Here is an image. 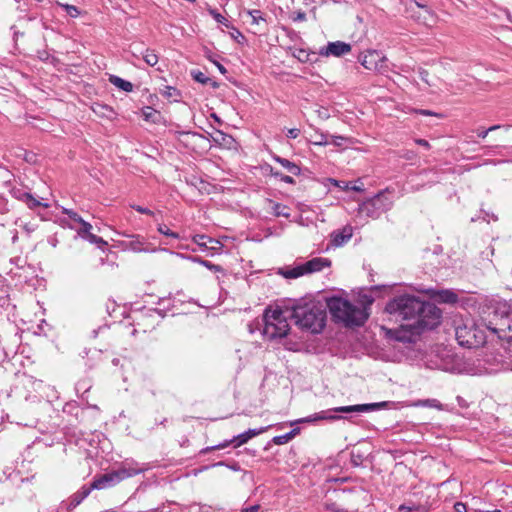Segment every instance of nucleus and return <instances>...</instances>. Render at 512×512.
<instances>
[{
    "instance_id": "f257e3e1",
    "label": "nucleus",
    "mask_w": 512,
    "mask_h": 512,
    "mask_svg": "<svg viewBox=\"0 0 512 512\" xmlns=\"http://www.w3.org/2000/svg\"><path fill=\"white\" fill-rule=\"evenodd\" d=\"M385 311L402 320H413L409 327L417 333L432 330L440 324L441 310L434 304L421 301L409 294L399 295L390 300Z\"/></svg>"
},
{
    "instance_id": "f03ea898",
    "label": "nucleus",
    "mask_w": 512,
    "mask_h": 512,
    "mask_svg": "<svg viewBox=\"0 0 512 512\" xmlns=\"http://www.w3.org/2000/svg\"><path fill=\"white\" fill-rule=\"evenodd\" d=\"M372 302V298H367L358 306L345 298L333 296L327 299V307L335 322L342 323L346 327H359L369 318Z\"/></svg>"
},
{
    "instance_id": "7ed1b4c3",
    "label": "nucleus",
    "mask_w": 512,
    "mask_h": 512,
    "mask_svg": "<svg viewBox=\"0 0 512 512\" xmlns=\"http://www.w3.org/2000/svg\"><path fill=\"white\" fill-rule=\"evenodd\" d=\"M291 317L302 330L318 334L322 332L326 325L327 315L321 305L305 303L304 305L295 306Z\"/></svg>"
},
{
    "instance_id": "20e7f679",
    "label": "nucleus",
    "mask_w": 512,
    "mask_h": 512,
    "mask_svg": "<svg viewBox=\"0 0 512 512\" xmlns=\"http://www.w3.org/2000/svg\"><path fill=\"white\" fill-rule=\"evenodd\" d=\"M145 470H147V467H140L139 464L133 460H125L117 469L95 478L90 485L93 490L110 488L127 478L144 472Z\"/></svg>"
},
{
    "instance_id": "39448f33",
    "label": "nucleus",
    "mask_w": 512,
    "mask_h": 512,
    "mask_svg": "<svg viewBox=\"0 0 512 512\" xmlns=\"http://www.w3.org/2000/svg\"><path fill=\"white\" fill-rule=\"evenodd\" d=\"M264 327L262 334L269 340L281 339L287 336L289 324L280 308H266L263 314Z\"/></svg>"
},
{
    "instance_id": "423d86ee",
    "label": "nucleus",
    "mask_w": 512,
    "mask_h": 512,
    "mask_svg": "<svg viewBox=\"0 0 512 512\" xmlns=\"http://www.w3.org/2000/svg\"><path fill=\"white\" fill-rule=\"evenodd\" d=\"M386 402H378V403H367V404H356L350 406H339L329 410H323L319 413H315L305 418H301L295 423H312L319 420H337L340 419L339 416L333 415V413H365L371 412L375 410H379L384 407Z\"/></svg>"
},
{
    "instance_id": "0eeeda50",
    "label": "nucleus",
    "mask_w": 512,
    "mask_h": 512,
    "mask_svg": "<svg viewBox=\"0 0 512 512\" xmlns=\"http://www.w3.org/2000/svg\"><path fill=\"white\" fill-rule=\"evenodd\" d=\"M393 200L387 191H381L374 197L367 199L359 206L362 215L372 219L379 218L383 213L391 209Z\"/></svg>"
},
{
    "instance_id": "6e6552de",
    "label": "nucleus",
    "mask_w": 512,
    "mask_h": 512,
    "mask_svg": "<svg viewBox=\"0 0 512 512\" xmlns=\"http://www.w3.org/2000/svg\"><path fill=\"white\" fill-rule=\"evenodd\" d=\"M455 337L459 345L467 348L478 347L484 342L482 332L470 321L455 325Z\"/></svg>"
},
{
    "instance_id": "1a4fd4ad",
    "label": "nucleus",
    "mask_w": 512,
    "mask_h": 512,
    "mask_svg": "<svg viewBox=\"0 0 512 512\" xmlns=\"http://www.w3.org/2000/svg\"><path fill=\"white\" fill-rule=\"evenodd\" d=\"M330 266L331 261L328 258L315 257L291 269L286 270L283 274L286 278L294 279L303 275L320 272Z\"/></svg>"
},
{
    "instance_id": "9d476101",
    "label": "nucleus",
    "mask_w": 512,
    "mask_h": 512,
    "mask_svg": "<svg viewBox=\"0 0 512 512\" xmlns=\"http://www.w3.org/2000/svg\"><path fill=\"white\" fill-rule=\"evenodd\" d=\"M359 61L364 68L370 71L385 72L388 70L386 56L377 50H369L360 55Z\"/></svg>"
},
{
    "instance_id": "9b49d317",
    "label": "nucleus",
    "mask_w": 512,
    "mask_h": 512,
    "mask_svg": "<svg viewBox=\"0 0 512 512\" xmlns=\"http://www.w3.org/2000/svg\"><path fill=\"white\" fill-rule=\"evenodd\" d=\"M352 47L349 43L342 41L329 42L325 47H322L319 51V54L322 56H330L333 55L335 57H340L345 55L351 51Z\"/></svg>"
},
{
    "instance_id": "f8f14e48",
    "label": "nucleus",
    "mask_w": 512,
    "mask_h": 512,
    "mask_svg": "<svg viewBox=\"0 0 512 512\" xmlns=\"http://www.w3.org/2000/svg\"><path fill=\"white\" fill-rule=\"evenodd\" d=\"M8 176H9L8 171H0V178L3 179V183L9 189V193L11 194V196L14 197L15 199L23 202L29 192L22 186H19V187L12 186L11 187L10 180L7 179Z\"/></svg>"
},
{
    "instance_id": "ddd939ff",
    "label": "nucleus",
    "mask_w": 512,
    "mask_h": 512,
    "mask_svg": "<svg viewBox=\"0 0 512 512\" xmlns=\"http://www.w3.org/2000/svg\"><path fill=\"white\" fill-rule=\"evenodd\" d=\"M353 235V229L351 226H345L341 230L332 232L331 243L333 246L339 247L347 243Z\"/></svg>"
},
{
    "instance_id": "4468645a",
    "label": "nucleus",
    "mask_w": 512,
    "mask_h": 512,
    "mask_svg": "<svg viewBox=\"0 0 512 512\" xmlns=\"http://www.w3.org/2000/svg\"><path fill=\"white\" fill-rule=\"evenodd\" d=\"M133 50H132V55L135 57V58H140L142 57V59L149 65V66H155L157 63H158V55L155 53L154 50L152 49H145V50H139V49H136V47H133Z\"/></svg>"
},
{
    "instance_id": "2eb2a0df",
    "label": "nucleus",
    "mask_w": 512,
    "mask_h": 512,
    "mask_svg": "<svg viewBox=\"0 0 512 512\" xmlns=\"http://www.w3.org/2000/svg\"><path fill=\"white\" fill-rule=\"evenodd\" d=\"M267 430V427H261L259 429H249L232 439L235 440L234 447H239L245 443H247L251 438L265 432Z\"/></svg>"
},
{
    "instance_id": "dca6fc26",
    "label": "nucleus",
    "mask_w": 512,
    "mask_h": 512,
    "mask_svg": "<svg viewBox=\"0 0 512 512\" xmlns=\"http://www.w3.org/2000/svg\"><path fill=\"white\" fill-rule=\"evenodd\" d=\"M93 490L92 486L89 485V486H82L77 492H75L71 497H70V503H69V508L70 509H73L75 507H77L80 503H82V501L88 497V495L91 493V491Z\"/></svg>"
},
{
    "instance_id": "f3484780",
    "label": "nucleus",
    "mask_w": 512,
    "mask_h": 512,
    "mask_svg": "<svg viewBox=\"0 0 512 512\" xmlns=\"http://www.w3.org/2000/svg\"><path fill=\"white\" fill-rule=\"evenodd\" d=\"M130 238L129 241L123 242V245L126 249L132 250L134 252L144 251L145 240L140 235H128Z\"/></svg>"
},
{
    "instance_id": "a211bd4d",
    "label": "nucleus",
    "mask_w": 512,
    "mask_h": 512,
    "mask_svg": "<svg viewBox=\"0 0 512 512\" xmlns=\"http://www.w3.org/2000/svg\"><path fill=\"white\" fill-rule=\"evenodd\" d=\"M273 160L279 163L283 168H285L289 173L299 176L301 174V168L294 162L280 157L278 155H273Z\"/></svg>"
},
{
    "instance_id": "6ab92c4d",
    "label": "nucleus",
    "mask_w": 512,
    "mask_h": 512,
    "mask_svg": "<svg viewBox=\"0 0 512 512\" xmlns=\"http://www.w3.org/2000/svg\"><path fill=\"white\" fill-rule=\"evenodd\" d=\"M109 82L125 92H131L133 90V84L119 76L110 75Z\"/></svg>"
},
{
    "instance_id": "aec40b11",
    "label": "nucleus",
    "mask_w": 512,
    "mask_h": 512,
    "mask_svg": "<svg viewBox=\"0 0 512 512\" xmlns=\"http://www.w3.org/2000/svg\"><path fill=\"white\" fill-rule=\"evenodd\" d=\"M436 298L439 302L453 304L458 300V296L451 290H440L436 294Z\"/></svg>"
},
{
    "instance_id": "412c9836",
    "label": "nucleus",
    "mask_w": 512,
    "mask_h": 512,
    "mask_svg": "<svg viewBox=\"0 0 512 512\" xmlns=\"http://www.w3.org/2000/svg\"><path fill=\"white\" fill-rule=\"evenodd\" d=\"M159 306H162L163 308H155L154 311L158 313L161 317H164L166 314V311H170L173 307L172 300L170 297L168 298H160L157 302Z\"/></svg>"
},
{
    "instance_id": "4be33fe9",
    "label": "nucleus",
    "mask_w": 512,
    "mask_h": 512,
    "mask_svg": "<svg viewBox=\"0 0 512 512\" xmlns=\"http://www.w3.org/2000/svg\"><path fill=\"white\" fill-rule=\"evenodd\" d=\"M272 210L275 216L290 217L289 208L281 203H273Z\"/></svg>"
},
{
    "instance_id": "5701e85b",
    "label": "nucleus",
    "mask_w": 512,
    "mask_h": 512,
    "mask_svg": "<svg viewBox=\"0 0 512 512\" xmlns=\"http://www.w3.org/2000/svg\"><path fill=\"white\" fill-rule=\"evenodd\" d=\"M270 174L272 177L277 178L284 183L295 184V180L293 177H291L289 175H285V174L281 173L280 171L275 170L274 168L270 169Z\"/></svg>"
},
{
    "instance_id": "b1692460",
    "label": "nucleus",
    "mask_w": 512,
    "mask_h": 512,
    "mask_svg": "<svg viewBox=\"0 0 512 512\" xmlns=\"http://www.w3.org/2000/svg\"><path fill=\"white\" fill-rule=\"evenodd\" d=\"M234 442H235V440H233V439L225 440L224 442H222L220 444H217V445H214V446H208V447L203 448L200 451V453L201 454H207V453H209L210 451H213V450L224 449V448L228 447L231 444L234 445Z\"/></svg>"
},
{
    "instance_id": "393cba45",
    "label": "nucleus",
    "mask_w": 512,
    "mask_h": 512,
    "mask_svg": "<svg viewBox=\"0 0 512 512\" xmlns=\"http://www.w3.org/2000/svg\"><path fill=\"white\" fill-rule=\"evenodd\" d=\"M79 224L81 225V227L77 231L78 235L81 238L87 240L88 239V235H92L93 234V233H91L92 225L90 223L86 222L84 219H83V222H80Z\"/></svg>"
},
{
    "instance_id": "a878e982",
    "label": "nucleus",
    "mask_w": 512,
    "mask_h": 512,
    "mask_svg": "<svg viewBox=\"0 0 512 512\" xmlns=\"http://www.w3.org/2000/svg\"><path fill=\"white\" fill-rule=\"evenodd\" d=\"M30 209L37 208L39 206L48 207L47 204L37 200L31 193H28L25 200L23 201Z\"/></svg>"
},
{
    "instance_id": "bb28decb",
    "label": "nucleus",
    "mask_w": 512,
    "mask_h": 512,
    "mask_svg": "<svg viewBox=\"0 0 512 512\" xmlns=\"http://www.w3.org/2000/svg\"><path fill=\"white\" fill-rule=\"evenodd\" d=\"M329 143L327 133L316 131V140L313 142L314 145L327 146Z\"/></svg>"
},
{
    "instance_id": "cd10ccee",
    "label": "nucleus",
    "mask_w": 512,
    "mask_h": 512,
    "mask_svg": "<svg viewBox=\"0 0 512 512\" xmlns=\"http://www.w3.org/2000/svg\"><path fill=\"white\" fill-rule=\"evenodd\" d=\"M191 75L195 81H197L201 84H207L208 82L211 81V79L208 76H206L205 73H203L201 71H192Z\"/></svg>"
},
{
    "instance_id": "c85d7f7f",
    "label": "nucleus",
    "mask_w": 512,
    "mask_h": 512,
    "mask_svg": "<svg viewBox=\"0 0 512 512\" xmlns=\"http://www.w3.org/2000/svg\"><path fill=\"white\" fill-rule=\"evenodd\" d=\"M248 14L252 19V24L258 25L260 21H265L260 10H249Z\"/></svg>"
},
{
    "instance_id": "c756f323",
    "label": "nucleus",
    "mask_w": 512,
    "mask_h": 512,
    "mask_svg": "<svg viewBox=\"0 0 512 512\" xmlns=\"http://www.w3.org/2000/svg\"><path fill=\"white\" fill-rule=\"evenodd\" d=\"M289 441H291V435L288 434V433H285L283 435L275 436L272 439V442L275 445H284V444L288 443Z\"/></svg>"
},
{
    "instance_id": "7c9ffc66",
    "label": "nucleus",
    "mask_w": 512,
    "mask_h": 512,
    "mask_svg": "<svg viewBox=\"0 0 512 512\" xmlns=\"http://www.w3.org/2000/svg\"><path fill=\"white\" fill-rule=\"evenodd\" d=\"M87 241H89L92 244H96L99 248H103L104 246L107 245V242L103 238L95 234L88 235Z\"/></svg>"
},
{
    "instance_id": "2f4dec72",
    "label": "nucleus",
    "mask_w": 512,
    "mask_h": 512,
    "mask_svg": "<svg viewBox=\"0 0 512 512\" xmlns=\"http://www.w3.org/2000/svg\"><path fill=\"white\" fill-rule=\"evenodd\" d=\"M158 231L165 235V236H168V237H172L174 239H178L179 238V234L176 233V232H173L171 231L166 225L164 224H161L158 226Z\"/></svg>"
},
{
    "instance_id": "473e14b6",
    "label": "nucleus",
    "mask_w": 512,
    "mask_h": 512,
    "mask_svg": "<svg viewBox=\"0 0 512 512\" xmlns=\"http://www.w3.org/2000/svg\"><path fill=\"white\" fill-rule=\"evenodd\" d=\"M62 212L77 223L83 222V218L72 209L63 208Z\"/></svg>"
},
{
    "instance_id": "72a5a7b5",
    "label": "nucleus",
    "mask_w": 512,
    "mask_h": 512,
    "mask_svg": "<svg viewBox=\"0 0 512 512\" xmlns=\"http://www.w3.org/2000/svg\"><path fill=\"white\" fill-rule=\"evenodd\" d=\"M206 240H208L209 242H212V239L210 237H207L206 235H196L193 237V241L200 247L202 248H206L207 247V242Z\"/></svg>"
},
{
    "instance_id": "f704fd0d",
    "label": "nucleus",
    "mask_w": 512,
    "mask_h": 512,
    "mask_svg": "<svg viewBox=\"0 0 512 512\" xmlns=\"http://www.w3.org/2000/svg\"><path fill=\"white\" fill-rule=\"evenodd\" d=\"M62 7L65 9L67 14L73 18L78 17L80 14L79 9L74 5L63 4Z\"/></svg>"
},
{
    "instance_id": "c9c22d12",
    "label": "nucleus",
    "mask_w": 512,
    "mask_h": 512,
    "mask_svg": "<svg viewBox=\"0 0 512 512\" xmlns=\"http://www.w3.org/2000/svg\"><path fill=\"white\" fill-rule=\"evenodd\" d=\"M209 13L213 16V18L218 23L228 26V20L223 15H221L219 12H217L215 9H210Z\"/></svg>"
},
{
    "instance_id": "e433bc0d",
    "label": "nucleus",
    "mask_w": 512,
    "mask_h": 512,
    "mask_svg": "<svg viewBox=\"0 0 512 512\" xmlns=\"http://www.w3.org/2000/svg\"><path fill=\"white\" fill-rule=\"evenodd\" d=\"M217 466H226V467H228L229 469H231L233 471H239L240 470V465L237 462L225 463L224 461H220V462H217V463H214V464L211 465V467H217Z\"/></svg>"
},
{
    "instance_id": "4c0bfd02",
    "label": "nucleus",
    "mask_w": 512,
    "mask_h": 512,
    "mask_svg": "<svg viewBox=\"0 0 512 512\" xmlns=\"http://www.w3.org/2000/svg\"><path fill=\"white\" fill-rule=\"evenodd\" d=\"M28 382L31 384V386L33 387V389L37 392L41 391L42 390V387H43V381L42 380H38L36 378H34L33 376H29L28 377Z\"/></svg>"
},
{
    "instance_id": "58836bf2",
    "label": "nucleus",
    "mask_w": 512,
    "mask_h": 512,
    "mask_svg": "<svg viewBox=\"0 0 512 512\" xmlns=\"http://www.w3.org/2000/svg\"><path fill=\"white\" fill-rule=\"evenodd\" d=\"M201 265L213 272H223V268L220 265L213 264L212 262L205 260L201 262Z\"/></svg>"
},
{
    "instance_id": "ea45409f",
    "label": "nucleus",
    "mask_w": 512,
    "mask_h": 512,
    "mask_svg": "<svg viewBox=\"0 0 512 512\" xmlns=\"http://www.w3.org/2000/svg\"><path fill=\"white\" fill-rule=\"evenodd\" d=\"M348 140L347 137H344V136H336V135H332L331 136V144H333L334 146H337V147H340L343 145L344 142H346Z\"/></svg>"
},
{
    "instance_id": "a19ab883",
    "label": "nucleus",
    "mask_w": 512,
    "mask_h": 512,
    "mask_svg": "<svg viewBox=\"0 0 512 512\" xmlns=\"http://www.w3.org/2000/svg\"><path fill=\"white\" fill-rule=\"evenodd\" d=\"M131 208L136 210L137 212L141 213V214H146V215H149V216H152L154 215V212L148 208H145V207H142L140 205H131Z\"/></svg>"
},
{
    "instance_id": "79ce46f5",
    "label": "nucleus",
    "mask_w": 512,
    "mask_h": 512,
    "mask_svg": "<svg viewBox=\"0 0 512 512\" xmlns=\"http://www.w3.org/2000/svg\"><path fill=\"white\" fill-rule=\"evenodd\" d=\"M164 95L170 98V97H178L180 95V93L176 88L167 86L166 90L164 92Z\"/></svg>"
},
{
    "instance_id": "37998d69",
    "label": "nucleus",
    "mask_w": 512,
    "mask_h": 512,
    "mask_svg": "<svg viewBox=\"0 0 512 512\" xmlns=\"http://www.w3.org/2000/svg\"><path fill=\"white\" fill-rule=\"evenodd\" d=\"M292 20L294 22L305 21L306 20V13L303 12V11H298V12L294 13V15L292 16Z\"/></svg>"
},
{
    "instance_id": "c03bdc74",
    "label": "nucleus",
    "mask_w": 512,
    "mask_h": 512,
    "mask_svg": "<svg viewBox=\"0 0 512 512\" xmlns=\"http://www.w3.org/2000/svg\"><path fill=\"white\" fill-rule=\"evenodd\" d=\"M418 74H419V78H420L423 82H425L426 84L430 85V83H429V79H428V78H429V73H428V71H427V70H425V69H420V70H419V72H418Z\"/></svg>"
},
{
    "instance_id": "a18cd8bd",
    "label": "nucleus",
    "mask_w": 512,
    "mask_h": 512,
    "mask_svg": "<svg viewBox=\"0 0 512 512\" xmlns=\"http://www.w3.org/2000/svg\"><path fill=\"white\" fill-rule=\"evenodd\" d=\"M455 512H468L467 505L462 502H457L454 505Z\"/></svg>"
},
{
    "instance_id": "49530a36",
    "label": "nucleus",
    "mask_w": 512,
    "mask_h": 512,
    "mask_svg": "<svg viewBox=\"0 0 512 512\" xmlns=\"http://www.w3.org/2000/svg\"><path fill=\"white\" fill-rule=\"evenodd\" d=\"M300 135V130L297 128H291L287 131V137L291 139H295Z\"/></svg>"
},
{
    "instance_id": "de8ad7c7",
    "label": "nucleus",
    "mask_w": 512,
    "mask_h": 512,
    "mask_svg": "<svg viewBox=\"0 0 512 512\" xmlns=\"http://www.w3.org/2000/svg\"><path fill=\"white\" fill-rule=\"evenodd\" d=\"M405 12H406L407 14H409L408 16H409V17H411V18H413L414 20H416V21H419V20H420V17L415 15V13H414V7H413L412 5L407 6V7H406Z\"/></svg>"
},
{
    "instance_id": "09e8293b",
    "label": "nucleus",
    "mask_w": 512,
    "mask_h": 512,
    "mask_svg": "<svg viewBox=\"0 0 512 512\" xmlns=\"http://www.w3.org/2000/svg\"><path fill=\"white\" fill-rule=\"evenodd\" d=\"M10 262L12 264H15L17 267H23L26 263V261L24 259H22L21 257L11 258Z\"/></svg>"
},
{
    "instance_id": "8fccbe9b",
    "label": "nucleus",
    "mask_w": 512,
    "mask_h": 512,
    "mask_svg": "<svg viewBox=\"0 0 512 512\" xmlns=\"http://www.w3.org/2000/svg\"><path fill=\"white\" fill-rule=\"evenodd\" d=\"M181 257L185 258V259H188L194 263H199L201 264V262H204L205 260L200 258V257H197V256H185V255H182L181 254Z\"/></svg>"
},
{
    "instance_id": "3c124183",
    "label": "nucleus",
    "mask_w": 512,
    "mask_h": 512,
    "mask_svg": "<svg viewBox=\"0 0 512 512\" xmlns=\"http://www.w3.org/2000/svg\"><path fill=\"white\" fill-rule=\"evenodd\" d=\"M8 210L9 209L7 207V202L5 201V199L3 197H0V212L5 213Z\"/></svg>"
},
{
    "instance_id": "603ef678",
    "label": "nucleus",
    "mask_w": 512,
    "mask_h": 512,
    "mask_svg": "<svg viewBox=\"0 0 512 512\" xmlns=\"http://www.w3.org/2000/svg\"><path fill=\"white\" fill-rule=\"evenodd\" d=\"M232 37L234 39H236L238 42H240L241 40L244 39L243 34L237 29H234V32L232 33Z\"/></svg>"
},
{
    "instance_id": "864d4df0",
    "label": "nucleus",
    "mask_w": 512,
    "mask_h": 512,
    "mask_svg": "<svg viewBox=\"0 0 512 512\" xmlns=\"http://www.w3.org/2000/svg\"><path fill=\"white\" fill-rule=\"evenodd\" d=\"M259 508H260L259 505H252L250 507L243 508L241 510V512H258Z\"/></svg>"
},
{
    "instance_id": "5fc2aeb1",
    "label": "nucleus",
    "mask_w": 512,
    "mask_h": 512,
    "mask_svg": "<svg viewBox=\"0 0 512 512\" xmlns=\"http://www.w3.org/2000/svg\"><path fill=\"white\" fill-rule=\"evenodd\" d=\"M488 133H489V130H487V129H484V128L477 129V135L480 138L484 139L488 135Z\"/></svg>"
},
{
    "instance_id": "6e6d98bb",
    "label": "nucleus",
    "mask_w": 512,
    "mask_h": 512,
    "mask_svg": "<svg viewBox=\"0 0 512 512\" xmlns=\"http://www.w3.org/2000/svg\"><path fill=\"white\" fill-rule=\"evenodd\" d=\"M425 405H428L430 407H439L440 403L436 399H432V400H426Z\"/></svg>"
},
{
    "instance_id": "4d7b16f0",
    "label": "nucleus",
    "mask_w": 512,
    "mask_h": 512,
    "mask_svg": "<svg viewBox=\"0 0 512 512\" xmlns=\"http://www.w3.org/2000/svg\"><path fill=\"white\" fill-rule=\"evenodd\" d=\"M414 5H415L416 7H418V8H421V9L425 10V12H427L428 14H430V13H431L430 8H429L427 5H425V4H422V3H420V2H415V4H414Z\"/></svg>"
},
{
    "instance_id": "13d9d810",
    "label": "nucleus",
    "mask_w": 512,
    "mask_h": 512,
    "mask_svg": "<svg viewBox=\"0 0 512 512\" xmlns=\"http://www.w3.org/2000/svg\"><path fill=\"white\" fill-rule=\"evenodd\" d=\"M415 142H416L418 145L423 146V147H425V148H429V147H430L429 142H428L427 140H425V139H417Z\"/></svg>"
},
{
    "instance_id": "bf43d9fd",
    "label": "nucleus",
    "mask_w": 512,
    "mask_h": 512,
    "mask_svg": "<svg viewBox=\"0 0 512 512\" xmlns=\"http://www.w3.org/2000/svg\"><path fill=\"white\" fill-rule=\"evenodd\" d=\"M213 62H214V64L216 65V67L218 68V70H219V72H220L221 74H226V73H227L226 68H225L222 64H220V63H219V62H217V61H213Z\"/></svg>"
},
{
    "instance_id": "052dcab7",
    "label": "nucleus",
    "mask_w": 512,
    "mask_h": 512,
    "mask_svg": "<svg viewBox=\"0 0 512 512\" xmlns=\"http://www.w3.org/2000/svg\"><path fill=\"white\" fill-rule=\"evenodd\" d=\"M6 280L2 277H0V292L1 293H5L6 292V284H5Z\"/></svg>"
},
{
    "instance_id": "680f3d73",
    "label": "nucleus",
    "mask_w": 512,
    "mask_h": 512,
    "mask_svg": "<svg viewBox=\"0 0 512 512\" xmlns=\"http://www.w3.org/2000/svg\"><path fill=\"white\" fill-rule=\"evenodd\" d=\"M350 496H352V493L350 491L349 492L342 491V493L340 494V499L347 500Z\"/></svg>"
},
{
    "instance_id": "e2e57ef3",
    "label": "nucleus",
    "mask_w": 512,
    "mask_h": 512,
    "mask_svg": "<svg viewBox=\"0 0 512 512\" xmlns=\"http://www.w3.org/2000/svg\"><path fill=\"white\" fill-rule=\"evenodd\" d=\"M300 432L299 428H294L291 431L288 432V434L291 435V440Z\"/></svg>"
},
{
    "instance_id": "0e129e2a",
    "label": "nucleus",
    "mask_w": 512,
    "mask_h": 512,
    "mask_svg": "<svg viewBox=\"0 0 512 512\" xmlns=\"http://www.w3.org/2000/svg\"><path fill=\"white\" fill-rule=\"evenodd\" d=\"M502 126L500 125H493L491 127H489L487 130H489V132H492V131H495L497 129H500Z\"/></svg>"
},
{
    "instance_id": "69168bd1",
    "label": "nucleus",
    "mask_w": 512,
    "mask_h": 512,
    "mask_svg": "<svg viewBox=\"0 0 512 512\" xmlns=\"http://www.w3.org/2000/svg\"><path fill=\"white\" fill-rule=\"evenodd\" d=\"M350 511V507H347V508H341V509H337L336 512H349Z\"/></svg>"
},
{
    "instance_id": "338daca9",
    "label": "nucleus",
    "mask_w": 512,
    "mask_h": 512,
    "mask_svg": "<svg viewBox=\"0 0 512 512\" xmlns=\"http://www.w3.org/2000/svg\"><path fill=\"white\" fill-rule=\"evenodd\" d=\"M400 510L401 511H404V510L411 511L412 509L410 507L402 505V506H400Z\"/></svg>"
},
{
    "instance_id": "774afa93",
    "label": "nucleus",
    "mask_w": 512,
    "mask_h": 512,
    "mask_svg": "<svg viewBox=\"0 0 512 512\" xmlns=\"http://www.w3.org/2000/svg\"><path fill=\"white\" fill-rule=\"evenodd\" d=\"M474 512H501L500 510H493V511H477L475 510Z\"/></svg>"
}]
</instances>
